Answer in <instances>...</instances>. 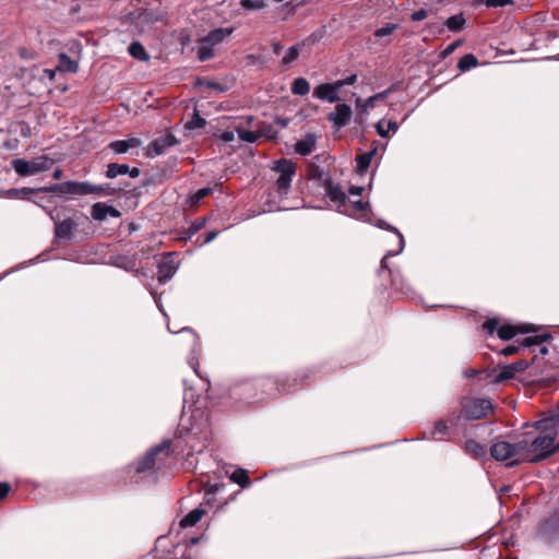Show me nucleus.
<instances>
[{
	"label": "nucleus",
	"mask_w": 559,
	"mask_h": 559,
	"mask_svg": "<svg viewBox=\"0 0 559 559\" xmlns=\"http://www.w3.org/2000/svg\"><path fill=\"white\" fill-rule=\"evenodd\" d=\"M361 192H362V188H361V187L352 186V187L349 188V193H350L352 195H360V194H361Z\"/></svg>",
	"instance_id": "nucleus-59"
},
{
	"label": "nucleus",
	"mask_w": 559,
	"mask_h": 559,
	"mask_svg": "<svg viewBox=\"0 0 559 559\" xmlns=\"http://www.w3.org/2000/svg\"><path fill=\"white\" fill-rule=\"evenodd\" d=\"M181 332H188L191 334L193 343H198L199 336L195 334V332L190 328H182Z\"/></svg>",
	"instance_id": "nucleus-58"
},
{
	"label": "nucleus",
	"mask_w": 559,
	"mask_h": 559,
	"mask_svg": "<svg viewBox=\"0 0 559 559\" xmlns=\"http://www.w3.org/2000/svg\"><path fill=\"white\" fill-rule=\"evenodd\" d=\"M123 188H111L108 183L106 185H92L88 182H80V181H66L57 185H52L50 187H44L37 189V191H45L58 194H72V195H86V194H98V195H110L115 194L119 191H122Z\"/></svg>",
	"instance_id": "nucleus-2"
},
{
	"label": "nucleus",
	"mask_w": 559,
	"mask_h": 559,
	"mask_svg": "<svg viewBox=\"0 0 559 559\" xmlns=\"http://www.w3.org/2000/svg\"><path fill=\"white\" fill-rule=\"evenodd\" d=\"M483 2L488 8H498V7H504L507 4H511L512 0H483Z\"/></svg>",
	"instance_id": "nucleus-45"
},
{
	"label": "nucleus",
	"mask_w": 559,
	"mask_h": 559,
	"mask_svg": "<svg viewBox=\"0 0 559 559\" xmlns=\"http://www.w3.org/2000/svg\"><path fill=\"white\" fill-rule=\"evenodd\" d=\"M535 331H536V328L531 324H523L520 326L504 324L498 329L497 333L501 340L509 341L512 337H514L516 333L524 334V333H530V332H535Z\"/></svg>",
	"instance_id": "nucleus-17"
},
{
	"label": "nucleus",
	"mask_w": 559,
	"mask_h": 559,
	"mask_svg": "<svg viewBox=\"0 0 559 559\" xmlns=\"http://www.w3.org/2000/svg\"><path fill=\"white\" fill-rule=\"evenodd\" d=\"M522 442L521 439L516 442H508L504 440H496L490 447V454L492 459L498 462H507L509 466L520 465L522 461Z\"/></svg>",
	"instance_id": "nucleus-3"
},
{
	"label": "nucleus",
	"mask_w": 559,
	"mask_h": 559,
	"mask_svg": "<svg viewBox=\"0 0 559 559\" xmlns=\"http://www.w3.org/2000/svg\"><path fill=\"white\" fill-rule=\"evenodd\" d=\"M376 130L381 138H389V132L392 131L395 133L399 130V124L397 122L390 120L384 127V122L381 120L376 124Z\"/></svg>",
	"instance_id": "nucleus-29"
},
{
	"label": "nucleus",
	"mask_w": 559,
	"mask_h": 559,
	"mask_svg": "<svg viewBox=\"0 0 559 559\" xmlns=\"http://www.w3.org/2000/svg\"><path fill=\"white\" fill-rule=\"evenodd\" d=\"M35 191L34 189H31V188H22V189H9L4 192V194L8 197V198H16V197H20L22 194H26V193H31Z\"/></svg>",
	"instance_id": "nucleus-44"
},
{
	"label": "nucleus",
	"mask_w": 559,
	"mask_h": 559,
	"mask_svg": "<svg viewBox=\"0 0 559 559\" xmlns=\"http://www.w3.org/2000/svg\"><path fill=\"white\" fill-rule=\"evenodd\" d=\"M140 169L134 167V168H129V171L127 173L131 178H136L140 176Z\"/></svg>",
	"instance_id": "nucleus-61"
},
{
	"label": "nucleus",
	"mask_w": 559,
	"mask_h": 559,
	"mask_svg": "<svg viewBox=\"0 0 559 559\" xmlns=\"http://www.w3.org/2000/svg\"><path fill=\"white\" fill-rule=\"evenodd\" d=\"M199 539L198 537H193L187 544H178L175 547V556L169 559H202L198 551L193 549V546Z\"/></svg>",
	"instance_id": "nucleus-15"
},
{
	"label": "nucleus",
	"mask_w": 559,
	"mask_h": 559,
	"mask_svg": "<svg viewBox=\"0 0 559 559\" xmlns=\"http://www.w3.org/2000/svg\"><path fill=\"white\" fill-rule=\"evenodd\" d=\"M11 490V485L7 481H0V500L8 497Z\"/></svg>",
	"instance_id": "nucleus-50"
},
{
	"label": "nucleus",
	"mask_w": 559,
	"mask_h": 559,
	"mask_svg": "<svg viewBox=\"0 0 559 559\" xmlns=\"http://www.w3.org/2000/svg\"><path fill=\"white\" fill-rule=\"evenodd\" d=\"M465 24V19L463 16V14H455V15H452L450 16L447 21H445V26L452 31V32H459L463 28Z\"/></svg>",
	"instance_id": "nucleus-35"
},
{
	"label": "nucleus",
	"mask_w": 559,
	"mask_h": 559,
	"mask_svg": "<svg viewBox=\"0 0 559 559\" xmlns=\"http://www.w3.org/2000/svg\"><path fill=\"white\" fill-rule=\"evenodd\" d=\"M178 270V264L170 254L164 257L157 264V274L159 283L169 281Z\"/></svg>",
	"instance_id": "nucleus-14"
},
{
	"label": "nucleus",
	"mask_w": 559,
	"mask_h": 559,
	"mask_svg": "<svg viewBox=\"0 0 559 559\" xmlns=\"http://www.w3.org/2000/svg\"><path fill=\"white\" fill-rule=\"evenodd\" d=\"M190 365L192 366L193 370L195 373H198V366H199V362L198 361H193V359L190 361Z\"/></svg>",
	"instance_id": "nucleus-64"
},
{
	"label": "nucleus",
	"mask_w": 559,
	"mask_h": 559,
	"mask_svg": "<svg viewBox=\"0 0 559 559\" xmlns=\"http://www.w3.org/2000/svg\"><path fill=\"white\" fill-rule=\"evenodd\" d=\"M460 43L459 41H454L452 44H450L444 50H443V56H448L450 53H452L456 47H459Z\"/></svg>",
	"instance_id": "nucleus-55"
},
{
	"label": "nucleus",
	"mask_w": 559,
	"mask_h": 559,
	"mask_svg": "<svg viewBox=\"0 0 559 559\" xmlns=\"http://www.w3.org/2000/svg\"><path fill=\"white\" fill-rule=\"evenodd\" d=\"M128 50L129 53L138 60L145 61L148 59L147 52L139 41L131 43Z\"/></svg>",
	"instance_id": "nucleus-32"
},
{
	"label": "nucleus",
	"mask_w": 559,
	"mask_h": 559,
	"mask_svg": "<svg viewBox=\"0 0 559 559\" xmlns=\"http://www.w3.org/2000/svg\"><path fill=\"white\" fill-rule=\"evenodd\" d=\"M141 145V141L136 138H130L128 140H118L109 143L108 147L116 154H124L130 148H134Z\"/></svg>",
	"instance_id": "nucleus-20"
},
{
	"label": "nucleus",
	"mask_w": 559,
	"mask_h": 559,
	"mask_svg": "<svg viewBox=\"0 0 559 559\" xmlns=\"http://www.w3.org/2000/svg\"><path fill=\"white\" fill-rule=\"evenodd\" d=\"M91 215L95 221L102 222L105 221L108 216L119 217L121 214L116 207L107 205L106 203L98 202L92 206Z\"/></svg>",
	"instance_id": "nucleus-19"
},
{
	"label": "nucleus",
	"mask_w": 559,
	"mask_h": 559,
	"mask_svg": "<svg viewBox=\"0 0 559 559\" xmlns=\"http://www.w3.org/2000/svg\"><path fill=\"white\" fill-rule=\"evenodd\" d=\"M448 421H436L435 428L431 431V437L435 440H448L450 438Z\"/></svg>",
	"instance_id": "nucleus-27"
},
{
	"label": "nucleus",
	"mask_w": 559,
	"mask_h": 559,
	"mask_svg": "<svg viewBox=\"0 0 559 559\" xmlns=\"http://www.w3.org/2000/svg\"><path fill=\"white\" fill-rule=\"evenodd\" d=\"M129 166L126 164L111 163L107 166L106 176L107 178H116L119 175H127Z\"/></svg>",
	"instance_id": "nucleus-31"
},
{
	"label": "nucleus",
	"mask_w": 559,
	"mask_h": 559,
	"mask_svg": "<svg viewBox=\"0 0 559 559\" xmlns=\"http://www.w3.org/2000/svg\"><path fill=\"white\" fill-rule=\"evenodd\" d=\"M53 163V159L48 156H38L31 160L16 158L12 160V167L16 174L22 177H26L50 169Z\"/></svg>",
	"instance_id": "nucleus-4"
},
{
	"label": "nucleus",
	"mask_w": 559,
	"mask_h": 559,
	"mask_svg": "<svg viewBox=\"0 0 559 559\" xmlns=\"http://www.w3.org/2000/svg\"><path fill=\"white\" fill-rule=\"evenodd\" d=\"M273 170L278 173L280 176L276 180V190L281 195L287 194L293 176L295 175V164L287 159H281L275 163Z\"/></svg>",
	"instance_id": "nucleus-7"
},
{
	"label": "nucleus",
	"mask_w": 559,
	"mask_h": 559,
	"mask_svg": "<svg viewBox=\"0 0 559 559\" xmlns=\"http://www.w3.org/2000/svg\"><path fill=\"white\" fill-rule=\"evenodd\" d=\"M324 191L330 200L338 207L343 206L347 201V197L342 188L338 185L333 183L331 180H325Z\"/></svg>",
	"instance_id": "nucleus-18"
},
{
	"label": "nucleus",
	"mask_w": 559,
	"mask_h": 559,
	"mask_svg": "<svg viewBox=\"0 0 559 559\" xmlns=\"http://www.w3.org/2000/svg\"><path fill=\"white\" fill-rule=\"evenodd\" d=\"M340 84L335 82L333 83H323L314 87L313 97L329 102V103H337L340 102L338 91Z\"/></svg>",
	"instance_id": "nucleus-12"
},
{
	"label": "nucleus",
	"mask_w": 559,
	"mask_h": 559,
	"mask_svg": "<svg viewBox=\"0 0 559 559\" xmlns=\"http://www.w3.org/2000/svg\"><path fill=\"white\" fill-rule=\"evenodd\" d=\"M170 440H164L162 443L155 445L146 452L142 460L135 465V473L141 474L154 468L157 456L164 457L169 455Z\"/></svg>",
	"instance_id": "nucleus-6"
},
{
	"label": "nucleus",
	"mask_w": 559,
	"mask_h": 559,
	"mask_svg": "<svg viewBox=\"0 0 559 559\" xmlns=\"http://www.w3.org/2000/svg\"><path fill=\"white\" fill-rule=\"evenodd\" d=\"M214 56L213 46L209 43H205V39L200 40V45L198 48V58L200 61H206Z\"/></svg>",
	"instance_id": "nucleus-30"
},
{
	"label": "nucleus",
	"mask_w": 559,
	"mask_h": 559,
	"mask_svg": "<svg viewBox=\"0 0 559 559\" xmlns=\"http://www.w3.org/2000/svg\"><path fill=\"white\" fill-rule=\"evenodd\" d=\"M298 56H299L298 47L297 46H292V47H289L287 49L285 56L283 57L282 63L283 64H289L294 60H296Z\"/></svg>",
	"instance_id": "nucleus-41"
},
{
	"label": "nucleus",
	"mask_w": 559,
	"mask_h": 559,
	"mask_svg": "<svg viewBox=\"0 0 559 559\" xmlns=\"http://www.w3.org/2000/svg\"><path fill=\"white\" fill-rule=\"evenodd\" d=\"M366 206H367V204H366V203H364V202H361V201H356V202H354V207H355V210H356V211H358V212H362V211H365Z\"/></svg>",
	"instance_id": "nucleus-60"
},
{
	"label": "nucleus",
	"mask_w": 559,
	"mask_h": 559,
	"mask_svg": "<svg viewBox=\"0 0 559 559\" xmlns=\"http://www.w3.org/2000/svg\"><path fill=\"white\" fill-rule=\"evenodd\" d=\"M272 47L275 55H280L283 48L282 45L277 41L273 43Z\"/></svg>",
	"instance_id": "nucleus-62"
},
{
	"label": "nucleus",
	"mask_w": 559,
	"mask_h": 559,
	"mask_svg": "<svg viewBox=\"0 0 559 559\" xmlns=\"http://www.w3.org/2000/svg\"><path fill=\"white\" fill-rule=\"evenodd\" d=\"M353 116V110L347 104H337L334 111L330 112L328 119L333 123L336 129L346 127Z\"/></svg>",
	"instance_id": "nucleus-10"
},
{
	"label": "nucleus",
	"mask_w": 559,
	"mask_h": 559,
	"mask_svg": "<svg viewBox=\"0 0 559 559\" xmlns=\"http://www.w3.org/2000/svg\"><path fill=\"white\" fill-rule=\"evenodd\" d=\"M60 71L75 73L79 69L78 63L72 60L68 55L60 53L59 56V64L57 67Z\"/></svg>",
	"instance_id": "nucleus-26"
},
{
	"label": "nucleus",
	"mask_w": 559,
	"mask_h": 559,
	"mask_svg": "<svg viewBox=\"0 0 559 559\" xmlns=\"http://www.w3.org/2000/svg\"><path fill=\"white\" fill-rule=\"evenodd\" d=\"M240 5L246 10L257 11L265 8L266 3L264 0H241Z\"/></svg>",
	"instance_id": "nucleus-40"
},
{
	"label": "nucleus",
	"mask_w": 559,
	"mask_h": 559,
	"mask_svg": "<svg viewBox=\"0 0 559 559\" xmlns=\"http://www.w3.org/2000/svg\"><path fill=\"white\" fill-rule=\"evenodd\" d=\"M544 421H535V432L530 431L521 439L522 461L539 463L559 452V421H551L550 427H542Z\"/></svg>",
	"instance_id": "nucleus-1"
},
{
	"label": "nucleus",
	"mask_w": 559,
	"mask_h": 559,
	"mask_svg": "<svg viewBox=\"0 0 559 559\" xmlns=\"http://www.w3.org/2000/svg\"><path fill=\"white\" fill-rule=\"evenodd\" d=\"M292 93L295 95H307L310 91L309 82L304 78H297L292 83Z\"/></svg>",
	"instance_id": "nucleus-28"
},
{
	"label": "nucleus",
	"mask_w": 559,
	"mask_h": 559,
	"mask_svg": "<svg viewBox=\"0 0 559 559\" xmlns=\"http://www.w3.org/2000/svg\"><path fill=\"white\" fill-rule=\"evenodd\" d=\"M465 419H484L495 415L491 401L488 399H467L463 403Z\"/></svg>",
	"instance_id": "nucleus-5"
},
{
	"label": "nucleus",
	"mask_w": 559,
	"mask_h": 559,
	"mask_svg": "<svg viewBox=\"0 0 559 559\" xmlns=\"http://www.w3.org/2000/svg\"><path fill=\"white\" fill-rule=\"evenodd\" d=\"M530 364L524 360L520 359L518 361H514L510 365L503 366L500 368L499 372L495 374L492 382L493 383H501L503 381L512 379L516 373L523 372L528 368Z\"/></svg>",
	"instance_id": "nucleus-9"
},
{
	"label": "nucleus",
	"mask_w": 559,
	"mask_h": 559,
	"mask_svg": "<svg viewBox=\"0 0 559 559\" xmlns=\"http://www.w3.org/2000/svg\"><path fill=\"white\" fill-rule=\"evenodd\" d=\"M50 217L55 222V234L57 239H70L73 231L78 227V223L73 218H66L61 222H57V216L50 212Z\"/></svg>",
	"instance_id": "nucleus-13"
},
{
	"label": "nucleus",
	"mask_w": 559,
	"mask_h": 559,
	"mask_svg": "<svg viewBox=\"0 0 559 559\" xmlns=\"http://www.w3.org/2000/svg\"><path fill=\"white\" fill-rule=\"evenodd\" d=\"M230 479L245 488L250 485V478L245 469H237L230 475Z\"/></svg>",
	"instance_id": "nucleus-37"
},
{
	"label": "nucleus",
	"mask_w": 559,
	"mask_h": 559,
	"mask_svg": "<svg viewBox=\"0 0 559 559\" xmlns=\"http://www.w3.org/2000/svg\"><path fill=\"white\" fill-rule=\"evenodd\" d=\"M210 193H211L210 188H202L194 193V195L192 197V201L199 202L203 198L207 197Z\"/></svg>",
	"instance_id": "nucleus-47"
},
{
	"label": "nucleus",
	"mask_w": 559,
	"mask_h": 559,
	"mask_svg": "<svg viewBox=\"0 0 559 559\" xmlns=\"http://www.w3.org/2000/svg\"><path fill=\"white\" fill-rule=\"evenodd\" d=\"M206 124V121L204 118H202L200 115H199V111L197 108H194L193 110V116L191 118V120H189L187 123H186V129H189V130H193V129H200V128H203L204 126Z\"/></svg>",
	"instance_id": "nucleus-38"
},
{
	"label": "nucleus",
	"mask_w": 559,
	"mask_h": 559,
	"mask_svg": "<svg viewBox=\"0 0 559 559\" xmlns=\"http://www.w3.org/2000/svg\"><path fill=\"white\" fill-rule=\"evenodd\" d=\"M397 28V25L396 24H386L385 26L383 27H380L378 29H376L374 32V36L376 37H384V36H389L391 35L395 29Z\"/></svg>",
	"instance_id": "nucleus-42"
},
{
	"label": "nucleus",
	"mask_w": 559,
	"mask_h": 559,
	"mask_svg": "<svg viewBox=\"0 0 559 559\" xmlns=\"http://www.w3.org/2000/svg\"><path fill=\"white\" fill-rule=\"evenodd\" d=\"M57 70H58L57 68L56 69H45L44 70V75L46 78H48L50 81H53L55 76H56Z\"/></svg>",
	"instance_id": "nucleus-56"
},
{
	"label": "nucleus",
	"mask_w": 559,
	"mask_h": 559,
	"mask_svg": "<svg viewBox=\"0 0 559 559\" xmlns=\"http://www.w3.org/2000/svg\"><path fill=\"white\" fill-rule=\"evenodd\" d=\"M357 109H358V115H357V117L355 118V122H356V123L361 124V123H364V121H365L366 116L368 115V112H364V111H362V107H357Z\"/></svg>",
	"instance_id": "nucleus-54"
},
{
	"label": "nucleus",
	"mask_w": 559,
	"mask_h": 559,
	"mask_svg": "<svg viewBox=\"0 0 559 559\" xmlns=\"http://www.w3.org/2000/svg\"><path fill=\"white\" fill-rule=\"evenodd\" d=\"M550 334H540L535 336H530L523 340L522 345L524 347H530L533 345H539L544 342H547L550 338Z\"/></svg>",
	"instance_id": "nucleus-39"
},
{
	"label": "nucleus",
	"mask_w": 559,
	"mask_h": 559,
	"mask_svg": "<svg viewBox=\"0 0 559 559\" xmlns=\"http://www.w3.org/2000/svg\"><path fill=\"white\" fill-rule=\"evenodd\" d=\"M205 223H206V218L205 217H202V218H198L195 219L189 227L188 229V234L189 236L191 235H194L195 233H198L200 229H202L204 226H205Z\"/></svg>",
	"instance_id": "nucleus-43"
},
{
	"label": "nucleus",
	"mask_w": 559,
	"mask_h": 559,
	"mask_svg": "<svg viewBox=\"0 0 559 559\" xmlns=\"http://www.w3.org/2000/svg\"><path fill=\"white\" fill-rule=\"evenodd\" d=\"M234 128H235L236 132L238 133L239 139L243 142L254 143L260 136L257 132L246 130L240 124H237Z\"/></svg>",
	"instance_id": "nucleus-33"
},
{
	"label": "nucleus",
	"mask_w": 559,
	"mask_h": 559,
	"mask_svg": "<svg viewBox=\"0 0 559 559\" xmlns=\"http://www.w3.org/2000/svg\"><path fill=\"white\" fill-rule=\"evenodd\" d=\"M217 235H218V233H217V231H210V233L206 235V237H205V239H204L203 243H209V242L213 241V240L217 237Z\"/></svg>",
	"instance_id": "nucleus-57"
},
{
	"label": "nucleus",
	"mask_w": 559,
	"mask_h": 559,
	"mask_svg": "<svg viewBox=\"0 0 559 559\" xmlns=\"http://www.w3.org/2000/svg\"><path fill=\"white\" fill-rule=\"evenodd\" d=\"M428 16V11L425 9L417 10L412 13L411 19L413 21H423Z\"/></svg>",
	"instance_id": "nucleus-48"
},
{
	"label": "nucleus",
	"mask_w": 559,
	"mask_h": 559,
	"mask_svg": "<svg viewBox=\"0 0 559 559\" xmlns=\"http://www.w3.org/2000/svg\"><path fill=\"white\" fill-rule=\"evenodd\" d=\"M178 143L175 135L167 133L163 136L155 139L147 146L146 155L151 158L159 156L166 152V150L170 146H174Z\"/></svg>",
	"instance_id": "nucleus-11"
},
{
	"label": "nucleus",
	"mask_w": 559,
	"mask_h": 559,
	"mask_svg": "<svg viewBox=\"0 0 559 559\" xmlns=\"http://www.w3.org/2000/svg\"><path fill=\"white\" fill-rule=\"evenodd\" d=\"M377 152V147H374L372 151L364 153L357 157V170L360 173H364L369 167L373 155Z\"/></svg>",
	"instance_id": "nucleus-34"
},
{
	"label": "nucleus",
	"mask_w": 559,
	"mask_h": 559,
	"mask_svg": "<svg viewBox=\"0 0 559 559\" xmlns=\"http://www.w3.org/2000/svg\"><path fill=\"white\" fill-rule=\"evenodd\" d=\"M465 451L475 459L485 456L487 452L485 445L475 440H467L465 442Z\"/></svg>",
	"instance_id": "nucleus-25"
},
{
	"label": "nucleus",
	"mask_w": 559,
	"mask_h": 559,
	"mask_svg": "<svg viewBox=\"0 0 559 559\" xmlns=\"http://www.w3.org/2000/svg\"><path fill=\"white\" fill-rule=\"evenodd\" d=\"M498 325L497 319H489L484 322L483 328L488 331L489 334H492Z\"/></svg>",
	"instance_id": "nucleus-46"
},
{
	"label": "nucleus",
	"mask_w": 559,
	"mask_h": 559,
	"mask_svg": "<svg viewBox=\"0 0 559 559\" xmlns=\"http://www.w3.org/2000/svg\"><path fill=\"white\" fill-rule=\"evenodd\" d=\"M394 90H395V85H391L385 91L374 94V95L368 97L367 99L357 97L355 100L356 107H362L364 112H369V110L374 108L377 102L386 98Z\"/></svg>",
	"instance_id": "nucleus-16"
},
{
	"label": "nucleus",
	"mask_w": 559,
	"mask_h": 559,
	"mask_svg": "<svg viewBox=\"0 0 559 559\" xmlns=\"http://www.w3.org/2000/svg\"><path fill=\"white\" fill-rule=\"evenodd\" d=\"M194 393L191 389L186 390L183 397V414L187 415V409L190 412V419H199L203 416L202 408L205 406L206 401L198 397L195 401Z\"/></svg>",
	"instance_id": "nucleus-8"
},
{
	"label": "nucleus",
	"mask_w": 559,
	"mask_h": 559,
	"mask_svg": "<svg viewBox=\"0 0 559 559\" xmlns=\"http://www.w3.org/2000/svg\"><path fill=\"white\" fill-rule=\"evenodd\" d=\"M357 81V75L352 74L343 80H337L336 83L340 84V88H342L345 85H353Z\"/></svg>",
	"instance_id": "nucleus-49"
},
{
	"label": "nucleus",
	"mask_w": 559,
	"mask_h": 559,
	"mask_svg": "<svg viewBox=\"0 0 559 559\" xmlns=\"http://www.w3.org/2000/svg\"><path fill=\"white\" fill-rule=\"evenodd\" d=\"M234 32L233 27H219L211 31L203 39H205V43H209L212 46H215L217 44H221L225 40L228 36H230Z\"/></svg>",
	"instance_id": "nucleus-21"
},
{
	"label": "nucleus",
	"mask_w": 559,
	"mask_h": 559,
	"mask_svg": "<svg viewBox=\"0 0 559 559\" xmlns=\"http://www.w3.org/2000/svg\"><path fill=\"white\" fill-rule=\"evenodd\" d=\"M204 511L200 508L191 510L186 516L180 520L181 527H191L201 521Z\"/></svg>",
	"instance_id": "nucleus-23"
},
{
	"label": "nucleus",
	"mask_w": 559,
	"mask_h": 559,
	"mask_svg": "<svg viewBox=\"0 0 559 559\" xmlns=\"http://www.w3.org/2000/svg\"><path fill=\"white\" fill-rule=\"evenodd\" d=\"M206 86L211 90H214L218 93H224L226 92V87L223 86L221 83H217V82H212V81H209L206 82Z\"/></svg>",
	"instance_id": "nucleus-51"
},
{
	"label": "nucleus",
	"mask_w": 559,
	"mask_h": 559,
	"mask_svg": "<svg viewBox=\"0 0 559 559\" xmlns=\"http://www.w3.org/2000/svg\"><path fill=\"white\" fill-rule=\"evenodd\" d=\"M61 177H62V170L60 168H57L52 174V178L56 180H59V179H61Z\"/></svg>",
	"instance_id": "nucleus-63"
},
{
	"label": "nucleus",
	"mask_w": 559,
	"mask_h": 559,
	"mask_svg": "<svg viewBox=\"0 0 559 559\" xmlns=\"http://www.w3.org/2000/svg\"><path fill=\"white\" fill-rule=\"evenodd\" d=\"M221 140L223 142H233L235 140V133L234 131H224L222 134H221Z\"/></svg>",
	"instance_id": "nucleus-53"
},
{
	"label": "nucleus",
	"mask_w": 559,
	"mask_h": 559,
	"mask_svg": "<svg viewBox=\"0 0 559 559\" xmlns=\"http://www.w3.org/2000/svg\"><path fill=\"white\" fill-rule=\"evenodd\" d=\"M378 227H380L382 229H386V230L393 231L399 237V246H400V248H399V250L396 252L389 251L386 253V255L382 260V265H384L385 258L389 257V255H396V254H399L403 250L405 242H404L403 235L395 227H393L392 225L385 223L384 221H379Z\"/></svg>",
	"instance_id": "nucleus-24"
},
{
	"label": "nucleus",
	"mask_w": 559,
	"mask_h": 559,
	"mask_svg": "<svg viewBox=\"0 0 559 559\" xmlns=\"http://www.w3.org/2000/svg\"><path fill=\"white\" fill-rule=\"evenodd\" d=\"M477 63H478L477 58L472 53H467V55H464L459 60L457 67L462 72H465V71L476 67Z\"/></svg>",
	"instance_id": "nucleus-36"
},
{
	"label": "nucleus",
	"mask_w": 559,
	"mask_h": 559,
	"mask_svg": "<svg viewBox=\"0 0 559 559\" xmlns=\"http://www.w3.org/2000/svg\"><path fill=\"white\" fill-rule=\"evenodd\" d=\"M316 142H317L316 134L308 133L305 138H302L301 140H299L296 143L295 150L299 155H302V156L309 155L313 151V148L316 146Z\"/></svg>",
	"instance_id": "nucleus-22"
},
{
	"label": "nucleus",
	"mask_w": 559,
	"mask_h": 559,
	"mask_svg": "<svg viewBox=\"0 0 559 559\" xmlns=\"http://www.w3.org/2000/svg\"><path fill=\"white\" fill-rule=\"evenodd\" d=\"M518 350H519L518 346L509 345V346L504 347L500 352V354L503 355V356H510V355H513V354L518 353Z\"/></svg>",
	"instance_id": "nucleus-52"
}]
</instances>
